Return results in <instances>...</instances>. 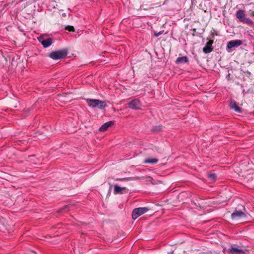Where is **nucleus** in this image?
Returning <instances> with one entry per match:
<instances>
[{
	"label": "nucleus",
	"mask_w": 254,
	"mask_h": 254,
	"mask_svg": "<svg viewBox=\"0 0 254 254\" xmlns=\"http://www.w3.org/2000/svg\"><path fill=\"white\" fill-rule=\"evenodd\" d=\"M213 43L212 41H208L205 44V47L203 48V52L205 54H208L212 52L213 49L212 48V45Z\"/></svg>",
	"instance_id": "11"
},
{
	"label": "nucleus",
	"mask_w": 254,
	"mask_h": 254,
	"mask_svg": "<svg viewBox=\"0 0 254 254\" xmlns=\"http://www.w3.org/2000/svg\"><path fill=\"white\" fill-rule=\"evenodd\" d=\"M245 73L246 74H248V75H251V72L249 71H246L245 72Z\"/></svg>",
	"instance_id": "22"
},
{
	"label": "nucleus",
	"mask_w": 254,
	"mask_h": 254,
	"mask_svg": "<svg viewBox=\"0 0 254 254\" xmlns=\"http://www.w3.org/2000/svg\"><path fill=\"white\" fill-rule=\"evenodd\" d=\"M127 192L128 190L126 188H122L117 185L114 187V193L115 194L127 193Z\"/></svg>",
	"instance_id": "9"
},
{
	"label": "nucleus",
	"mask_w": 254,
	"mask_h": 254,
	"mask_svg": "<svg viewBox=\"0 0 254 254\" xmlns=\"http://www.w3.org/2000/svg\"><path fill=\"white\" fill-rule=\"evenodd\" d=\"M163 31H160L159 32H155L154 33V36L156 37H158L159 36H160L161 34H162Z\"/></svg>",
	"instance_id": "21"
},
{
	"label": "nucleus",
	"mask_w": 254,
	"mask_h": 254,
	"mask_svg": "<svg viewBox=\"0 0 254 254\" xmlns=\"http://www.w3.org/2000/svg\"><path fill=\"white\" fill-rule=\"evenodd\" d=\"M114 124V122L113 121L106 122L99 128V131L101 132L106 131L109 127H111Z\"/></svg>",
	"instance_id": "12"
},
{
	"label": "nucleus",
	"mask_w": 254,
	"mask_h": 254,
	"mask_svg": "<svg viewBox=\"0 0 254 254\" xmlns=\"http://www.w3.org/2000/svg\"><path fill=\"white\" fill-rule=\"evenodd\" d=\"M208 178L211 180H214L216 178V175L215 174H210L208 175Z\"/></svg>",
	"instance_id": "20"
},
{
	"label": "nucleus",
	"mask_w": 254,
	"mask_h": 254,
	"mask_svg": "<svg viewBox=\"0 0 254 254\" xmlns=\"http://www.w3.org/2000/svg\"><path fill=\"white\" fill-rule=\"evenodd\" d=\"M236 17L241 22H243L246 18L244 10L240 9L237 11L236 14Z\"/></svg>",
	"instance_id": "13"
},
{
	"label": "nucleus",
	"mask_w": 254,
	"mask_h": 254,
	"mask_svg": "<svg viewBox=\"0 0 254 254\" xmlns=\"http://www.w3.org/2000/svg\"><path fill=\"white\" fill-rule=\"evenodd\" d=\"M243 22L248 24H252L253 23V21L251 19L247 17L245 18L244 21Z\"/></svg>",
	"instance_id": "18"
},
{
	"label": "nucleus",
	"mask_w": 254,
	"mask_h": 254,
	"mask_svg": "<svg viewBox=\"0 0 254 254\" xmlns=\"http://www.w3.org/2000/svg\"><path fill=\"white\" fill-rule=\"evenodd\" d=\"M188 62L189 59L187 56L179 57L177 58L176 61V64H186Z\"/></svg>",
	"instance_id": "14"
},
{
	"label": "nucleus",
	"mask_w": 254,
	"mask_h": 254,
	"mask_svg": "<svg viewBox=\"0 0 254 254\" xmlns=\"http://www.w3.org/2000/svg\"><path fill=\"white\" fill-rule=\"evenodd\" d=\"M86 101L88 106L92 108H97L102 110L107 106V103L105 101L99 99H86Z\"/></svg>",
	"instance_id": "2"
},
{
	"label": "nucleus",
	"mask_w": 254,
	"mask_h": 254,
	"mask_svg": "<svg viewBox=\"0 0 254 254\" xmlns=\"http://www.w3.org/2000/svg\"><path fill=\"white\" fill-rule=\"evenodd\" d=\"M68 54L66 49H63L60 50L53 51L49 54V57L54 60H62L65 58Z\"/></svg>",
	"instance_id": "1"
},
{
	"label": "nucleus",
	"mask_w": 254,
	"mask_h": 254,
	"mask_svg": "<svg viewBox=\"0 0 254 254\" xmlns=\"http://www.w3.org/2000/svg\"><path fill=\"white\" fill-rule=\"evenodd\" d=\"M247 215L241 210H235L231 215V218L233 220L246 217Z\"/></svg>",
	"instance_id": "8"
},
{
	"label": "nucleus",
	"mask_w": 254,
	"mask_h": 254,
	"mask_svg": "<svg viewBox=\"0 0 254 254\" xmlns=\"http://www.w3.org/2000/svg\"><path fill=\"white\" fill-rule=\"evenodd\" d=\"M230 108L234 110L236 112L238 113H242V109L237 104V102L234 100H232L230 103Z\"/></svg>",
	"instance_id": "10"
},
{
	"label": "nucleus",
	"mask_w": 254,
	"mask_h": 254,
	"mask_svg": "<svg viewBox=\"0 0 254 254\" xmlns=\"http://www.w3.org/2000/svg\"><path fill=\"white\" fill-rule=\"evenodd\" d=\"M251 15H252V16H254V11H253L251 13Z\"/></svg>",
	"instance_id": "23"
},
{
	"label": "nucleus",
	"mask_w": 254,
	"mask_h": 254,
	"mask_svg": "<svg viewBox=\"0 0 254 254\" xmlns=\"http://www.w3.org/2000/svg\"><path fill=\"white\" fill-rule=\"evenodd\" d=\"M38 40L45 48L50 47L53 43V39L51 38L44 39L43 37H40L38 38Z\"/></svg>",
	"instance_id": "6"
},
{
	"label": "nucleus",
	"mask_w": 254,
	"mask_h": 254,
	"mask_svg": "<svg viewBox=\"0 0 254 254\" xmlns=\"http://www.w3.org/2000/svg\"><path fill=\"white\" fill-rule=\"evenodd\" d=\"M65 30L70 32H73L74 31V28L72 26H67L65 27Z\"/></svg>",
	"instance_id": "19"
},
{
	"label": "nucleus",
	"mask_w": 254,
	"mask_h": 254,
	"mask_svg": "<svg viewBox=\"0 0 254 254\" xmlns=\"http://www.w3.org/2000/svg\"><path fill=\"white\" fill-rule=\"evenodd\" d=\"M243 44V41L241 40H232L227 43L226 50L227 52H231L233 48H236Z\"/></svg>",
	"instance_id": "3"
},
{
	"label": "nucleus",
	"mask_w": 254,
	"mask_h": 254,
	"mask_svg": "<svg viewBox=\"0 0 254 254\" xmlns=\"http://www.w3.org/2000/svg\"><path fill=\"white\" fill-rule=\"evenodd\" d=\"M158 160L156 158H149L145 160L144 163H151L154 164L157 163Z\"/></svg>",
	"instance_id": "17"
},
{
	"label": "nucleus",
	"mask_w": 254,
	"mask_h": 254,
	"mask_svg": "<svg viewBox=\"0 0 254 254\" xmlns=\"http://www.w3.org/2000/svg\"><path fill=\"white\" fill-rule=\"evenodd\" d=\"M29 161L32 162L34 164L38 163V158L36 157L35 155H31L28 156Z\"/></svg>",
	"instance_id": "16"
},
{
	"label": "nucleus",
	"mask_w": 254,
	"mask_h": 254,
	"mask_svg": "<svg viewBox=\"0 0 254 254\" xmlns=\"http://www.w3.org/2000/svg\"><path fill=\"white\" fill-rule=\"evenodd\" d=\"M227 252L229 254H246V252L240 249L239 247L231 246Z\"/></svg>",
	"instance_id": "7"
},
{
	"label": "nucleus",
	"mask_w": 254,
	"mask_h": 254,
	"mask_svg": "<svg viewBox=\"0 0 254 254\" xmlns=\"http://www.w3.org/2000/svg\"><path fill=\"white\" fill-rule=\"evenodd\" d=\"M149 209L147 207H138L134 208L132 212V218L136 219L139 216L146 213Z\"/></svg>",
	"instance_id": "4"
},
{
	"label": "nucleus",
	"mask_w": 254,
	"mask_h": 254,
	"mask_svg": "<svg viewBox=\"0 0 254 254\" xmlns=\"http://www.w3.org/2000/svg\"><path fill=\"white\" fill-rule=\"evenodd\" d=\"M162 126L158 125L152 127L151 130L154 132H158L162 130Z\"/></svg>",
	"instance_id": "15"
},
{
	"label": "nucleus",
	"mask_w": 254,
	"mask_h": 254,
	"mask_svg": "<svg viewBox=\"0 0 254 254\" xmlns=\"http://www.w3.org/2000/svg\"><path fill=\"white\" fill-rule=\"evenodd\" d=\"M128 106L130 109L138 110L141 106L140 101L137 99H134L128 103Z\"/></svg>",
	"instance_id": "5"
},
{
	"label": "nucleus",
	"mask_w": 254,
	"mask_h": 254,
	"mask_svg": "<svg viewBox=\"0 0 254 254\" xmlns=\"http://www.w3.org/2000/svg\"><path fill=\"white\" fill-rule=\"evenodd\" d=\"M65 16H66V14L64 13L62 14L63 17H65Z\"/></svg>",
	"instance_id": "24"
}]
</instances>
